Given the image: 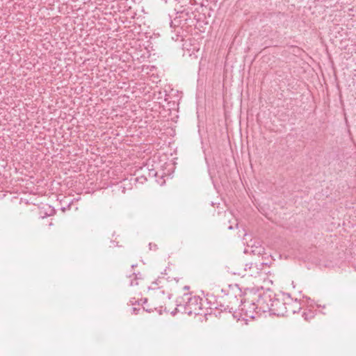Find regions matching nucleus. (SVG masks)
Instances as JSON below:
<instances>
[{
  "instance_id": "nucleus-1",
  "label": "nucleus",
  "mask_w": 356,
  "mask_h": 356,
  "mask_svg": "<svg viewBox=\"0 0 356 356\" xmlns=\"http://www.w3.org/2000/svg\"><path fill=\"white\" fill-rule=\"evenodd\" d=\"M187 299L188 300V302H187L186 307L188 309V313H195L200 310V306L199 304V298L196 296L193 297H187Z\"/></svg>"
}]
</instances>
